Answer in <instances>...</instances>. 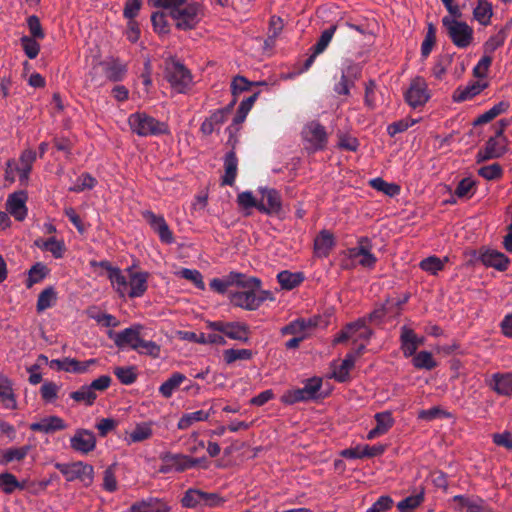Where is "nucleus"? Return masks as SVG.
<instances>
[{"mask_svg": "<svg viewBox=\"0 0 512 512\" xmlns=\"http://www.w3.org/2000/svg\"><path fill=\"white\" fill-rule=\"evenodd\" d=\"M90 265L95 269L102 268L106 270L113 289L120 297H140L147 290L149 276L147 272L136 271L132 268L123 272L119 268L111 266L107 261H91Z\"/></svg>", "mask_w": 512, "mask_h": 512, "instance_id": "1", "label": "nucleus"}, {"mask_svg": "<svg viewBox=\"0 0 512 512\" xmlns=\"http://www.w3.org/2000/svg\"><path fill=\"white\" fill-rule=\"evenodd\" d=\"M260 285L259 279L242 274V279L237 282L235 290L230 291V302L242 309H257L269 295V292L260 290Z\"/></svg>", "mask_w": 512, "mask_h": 512, "instance_id": "2", "label": "nucleus"}, {"mask_svg": "<svg viewBox=\"0 0 512 512\" xmlns=\"http://www.w3.org/2000/svg\"><path fill=\"white\" fill-rule=\"evenodd\" d=\"M36 160V152L33 150H25L19 160L10 159L6 162L4 179L8 184L15 182L16 177L21 185H27L29 181V174L32 166Z\"/></svg>", "mask_w": 512, "mask_h": 512, "instance_id": "3", "label": "nucleus"}, {"mask_svg": "<svg viewBox=\"0 0 512 512\" xmlns=\"http://www.w3.org/2000/svg\"><path fill=\"white\" fill-rule=\"evenodd\" d=\"M128 124L131 130L139 136H158L168 133V126L144 112H136L129 116Z\"/></svg>", "mask_w": 512, "mask_h": 512, "instance_id": "4", "label": "nucleus"}, {"mask_svg": "<svg viewBox=\"0 0 512 512\" xmlns=\"http://www.w3.org/2000/svg\"><path fill=\"white\" fill-rule=\"evenodd\" d=\"M442 24L453 44L458 48L470 46L474 39V31L466 22L460 18L443 17Z\"/></svg>", "mask_w": 512, "mask_h": 512, "instance_id": "5", "label": "nucleus"}, {"mask_svg": "<svg viewBox=\"0 0 512 512\" xmlns=\"http://www.w3.org/2000/svg\"><path fill=\"white\" fill-rule=\"evenodd\" d=\"M165 78L177 93H185L192 85L190 72L174 59L166 62Z\"/></svg>", "mask_w": 512, "mask_h": 512, "instance_id": "6", "label": "nucleus"}, {"mask_svg": "<svg viewBox=\"0 0 512 512\" xmlns=\"http://www.w3.org/2000/svg\"><path fill=\"white\" fill-rule=\"evenodd\" d=\"M56 469L67 481H80L85 487L90 486L94 479V469L82 461L72 463H57Z\"/></svg>", "mask_w": 512, "mask_h": 512, "instance_id": "7", "label": "nucleus"}, {"mask_svg": "<svg viewBox=\"0 0 512 512\" xmlns=\"http://www.w3.org/2000/svg\"><path fill=\"white\" fill-rule=\"evenodd\" d=\"M160 459L162 461L160 472L162 473L183 472L198 466L200 462L199 459H194L189 455L171 452L162 453Z\"/></svg>", "mask_w": 512, "mask_h": 512, "instance_id": "8", "label": "nucleus"}, {"mask_svg": "<svg viewBox=\"0 0 512 512\" xmlns=\"http://www.w3.org/2000/svg\"><path fill=\"white\" fill-rule=\"evenodd\" d=\"M361 75V66L351 60H345L341 69V77L334 86L338 95H350V89L354 87L356 80Z\"/></svg>", "mask_w": 512, "mask_h": 512, "instance_id": "9", "label": "nucleus"}, {"mask_svg": "<svg viewBox=\"0 0 512 512\" xmlns=\"http://www.w3.org/2000/svg\"><path fill=\"white\" fill-rule=\"evenodd\" d=\"M207 327L212 331L222 333L232 340L247 342L249 339V327L242 322L213 321L208 322Z\"/></svg>", "mask_w": 512, "mask_h": 512, "instance_id": "10", "label": "nucleus"}, {"mask_svg": "<svg viewBox=\"0 0 512 512\" xmlns=\"http://www.w3.org/2000/svg\"><path fill=\"white\" fill-rule=\"evenodd\" d=\"M302 138L305 148L310 151H318L325 148L327 143V133L325 128L318 122L312 121L305 125L302 130Z\"/></svg>", "mask_w": 512, "mask_h": 512, "instance_id": "11", "label": "nucleus"}, {"mask_svg": "<svg viewBox=\"0 0 512 512\" xmlns=\"http://www.w3.org/2000/svg\"><path fill=\"white\" fill-rule=\"evenodd\" d=\"M431 95L428 84L423 77L416 76L410 82L405 93L406 102L413 108L424 106L430 99Z\"/></svg>", "mask_w": 512, "mask_h": 512, "instance_id": "12", "label": "nucleus"}, {"mask_svg": "<svg viewBox=\"0 0 512 512\" xmlns=\"http://www.w3.org/2000/svg\"><path fill=\"white\" fill-rule=\"evenodd\" d=\"M371 330L366 326L365 320H358L347 325L334 339V343H341L351 340L353 343L359 341L367 342L371 336Z\"/></svg>", "mask_w": 512, "mask_h": 512, "instance_id": "13", "label": "nucleus"}, {"mask_svg": "<svg viewBox=\"0 0 512 512\" xmlns=\"http://www.w3.org/2000/svg\"><path fill=\"white\" fill-rule=\"evenodd\" d=\"M348 257L362 265L363 267L371 268L376 263V257L371 252V243L368 238H361L358 245L347 251Z\"/></svg>", "mask_w": 512, "mask_h": 512, "instance_id": "14", "label": "nucleus"}, {"mask_svg": "<svg viewBox=\"0 0 512 512\" xmlns=\"http://www.w3.org/2000/svg\"><path fill=\"white\" fill-rule=\"evenodd\" d=\"M140 325L126 328L121 332L114 333L109 332V337L112 338L119 348L130 347L133 350H139L140 337Z\"/></svg>", "mask_w": 512, "mask_h": 512, "instance_id": "15", "label": "nucleus"}, {"mask_svg": "<svg viewBox=\"0 0 512 512\" xmlns=\"http://www.w3.org/2000/svg\"><path fill=\"white\" fill-rule=\"evenodd\" d=\"M261 198L258 200L257 209L266 214H277L281 210V198L279 193L271 188H260Z\"/></svg>", "mask_w": 512, "mask_h": 512, "instance_id": "16", "label": "nucleus"}, {"mask_svg": "<svg viewBox=\"0 0 512 512\" xmlns=\"http://www.w3.org/2000/svg\"><path fill=\"white\" fill-rule=\"evenodd\" d=\"M71 448L79 453L88 454L96 447V437L93 432L78 429L70 439Z\"/></svg>", "mask_w": 512, "mask_h": 512, "instance_id": "17", "label": "nucleus"}, {"mask_svg": "<svg viewBox=\"0 0 512 512\" xmlns=\"http://www.w3.org/2000/svg\"><path fill=\"white\" fill-rule=\"evenodd\" d=\"M506 152V145L504 143V137H494L488 139L485 147L481 149L477 154V161H486L489 159L499 158Z\"/></svg>", "mask_w": 512, "mask_h": 512, "instance_id": "18", "label": "nucleus"}, {"mask_svg": "<svg viewBox=\"0 0 512 512\" xmlns=\"http://www.w3.org/2000/svg\"><path fill=\"white\" fill-rule=\"evenodd\" d=\"M144 217L150 224L151 228L158 234L162 242L166 244L174 242L173 234L162 216H157L154 213L147 211L144 213Z\"/></svg>", "mask_w": 512, "mask_h": 512, "instance_id": "19", "label": "nucleus"}, {"mask_svg": "<svg viewBox=\"0 0 512 512\" xmlns=\"http://www.w3.org/2000/svg\"><path fill=\"white\" fill-rule=\"evenodd\" d=\"M153 435L151 422L137 423L131 430L124 433L123 441L127 445L140 443L150 439Z\"/></svg>", "mask_w": 512, "mask_h": 512, "instance_id": "20", "label": "nucleus"}, {"mask_svg": "<svg viewBox=\"0 0 512 512\" xmlns=\"http://www.w3.org/2000/svg\"><path fill=\"white\" fill-rule=\"evenodd\" d=\"M26 200L27 195L22 191L11 194L7 199V211L18 221L24 220L27 215Z\"/></svg>", "mask_w": 512, "mask_h": 512, "instance_id": "21", "label": "nucleus"}, {"mask_svg": "<svg viewBox=\"0 0 512 512\" xmlns=\"http://www.w3.org/2000/svg\"><path fill=\"white\" fill-rule=\"evenodd\" d=\"M96 362L97 361L95 359H89L81 362L74 358H64L61 360H52L51 366L66 372L85 373L89 370V367L95 365Z\"/></svg>", "mask_w": 512, "mask_h": 512, "instance_id": "22", "label": "nucleus"}, {"mask_svg": "<svg viewBox=\"0 0 512 512\" xmlns=\"http://www.w3.org/2000/svg\"><path fill=\"white\" fill-rule=\"evenodd\" d=\"M66 427V423L58 416L44 417L39 421L30 424V429L32 431L41 432L44 434H50L59 430H64Z\"/></svg>", "mask_w": 512, "mask_h": 512, "instance_id": "23", "label": "nucleus"}, {"mask_svg": "<svg viewBox=\"0 0 512 512\" xmlns=\"http://www.w3.org/2000/svg\"><path fill=\"white\" fill-rule=\"evenodd\" d=\"M401 342L404 356L411 357L415 354L417 348L424 343V338L418 337L411 329L403 327Z\"/></svg>", "mask_w": 512, "mask_h": 512, "instance_id": "24", "label": "nucleus"}, {"mask_svg": "<svg viewBox=\"0 0 512 512\" xmlns=\"http://www.w3.org/2000/svg\"><path fill=\"white\" fill-rule=\"evenodd\" d=\"M170 507L158 498H148L134 503L127 512H169Z\"/></svg>", "mask_w": 512, "mask_h": 512, "instance_id": "25", "label": "nucleus"}, {"mask_svg": "<svg viewBox=\"0 0 512 512\" xmlns=\"http://www.w3.org/2000/svg\"><path fill=\"white\" fill-rule=\"evenodd\" d=\"M376 427L370 430L367 434V439H375L386 432L393 426L394 419L392 414L388 411L380 412L375 415Z\"/></svg>", "mask_w": 512, "mask_h": 512, "instance_id": "26", "label": "nucleus"}, {"mask_svg": "<svg viewBox=\"0 0 512 512\" xmlns=\"http://www.w3.org/2000/svg\"><path fill=\"white\" fill-rule=\"evenodd\" d=\"M364 348L365 343H361L355 353H351L346 356L341 365L333 372L335 379L340 382H344L348 379L349 372L354 367L356 356L360 355Z\"/></svg>", "mask_w": 512, "mask_h": 512, "instance_id": "27", "label": "nucleus"}, {"mask_svg": "<svg viewBox=\"0 0 512 512\" xmlns=\"http://www.w3.org/2000/svg\"><path fill=\"white\" fill-rule=\"evenodd\" d=\"M485 85L481 84L478 81L471 82L466 86L458 87L452 95V99L454 102H464L466 100L472 99L474 96L478 95L483 89Z\"/></svg>", "mask_w": 512, "mask_h": 512, "instance_id": "28", "label": "nucleus"}, {"mask_svg": "<svg viewBox=\"0 0 512 512\" xmlns=\"http://www.w3.org/2000/svg\"><path fill=\"white\" fill-rule=\"evenodd\" d=\"M316 326V322L309 319H298L287 326L282 328L283 334H291L294 336L305 335V338L310 334L312 329Z\"/></svg>", "mask_w": 512, "mask_h": 512, "instance_id": "29", "label": "nucleus"}, {"mask_svg": "<svg viewBox=\"0 0 512 512\" xmlns=\"http://www.w3.org/2000/svg\"><path fill=\"white\" fill-rule=\"evenodd\" d=\"M334 246V237L327 231L323 230L315 238L314 250L318 257H327Z\"/></svg>", "mask_w": 512, "mask_h": 512, "instance_id": "30", "label": "nucleus"}, {"mask_svg": "<svg viewBox=\"0 0 512 512\" xmlns=\"http://www.w3.org/2000/svg\"><path fill=\"white\" fill-rule=\"evenodd\" d=\"M481 261L485 266L493 267L498 270H505L509 263L508 258L496 250H486L481 255Z\"/></svg>", "mask_w": 512, "mask_h": 512, "instance_id": "31", "label": "nucleus"}, {"mask_svg": "<svg viewBox=\"0 0 512 512\" xmlns=\"http://www.w3.org/2000/svg\"><path fill=\"white\" fill-rule=\"evenodd\" d=\"M493 16L492 4L489 0H477L473 9V18L481 25L488 26Z\"/></svg>", "mask_w": 512, "mask_h": 512, "instance_id": "32", "label": "nucleus"}, {"mask_svg": "<svg viewBox=\"0 0 512 512\" xmlns=\"http://www.w3.org/2000/svg\"><path fill=\"white\" fill-rule=\"evenodd\" d=\"M0 401L7 409L17 408V401L13 392L12 383L5 377H0Z\"/></svg>", "mask_w": 512, "mask_h": 512, "instance_id": "33", "label": "nucleus"}, {"mask_svg": "<svg viewBox=\"0 0 512 512\" xmlns=\"http://www.w3.org/2000/svg\"><path fill=\"white\" fill-rule=\"evenodd\" d=\"M490 385L499 394H510L512 392V372L505 374H493Z\"/></svg>", "mask_w": 512, "mask_h": 512, "instance_id": "34", "label": "nucleus"}, {"mask_svg": "<svg viewBox=\"0 0 512 512\" xmlns=\"http://www.w3.org/2000/svg\"><path fill=\"white\" fill-rule=\"evenodd\" d=\"M185 380L184 374L175 372L161 384L159 393L165 398H170Z\"/></svg>", "mask_w": 512, "mask_h": 512, "instance_id": "35", "label": "nucleus"}, {"mask_svg": "<svg viewBox=\"0 0 512 512\" xmlns=\"http://www.w3.org/2000/svg\"><path fill=\"white\" fill-rule=\"evenodd\" d=\"M210 417L209 411L198 410L184 414L177 423L179 430H186L196 422L206 421Z\"/></svg>", "mask_w": 512, "mask_h": 512, "instance_id": "36", "label": "nucleus"}, {"mask_svg": "<svg viewBox=\"0 0 512 512\" xmlns=\"http://www.w3.org/2000/svg\"><path fill=\"white\" fill-rule=\"evenodd\" d=\"M239 279H242L241 273L231 272L224 279L214 278L210 282V287L218 293H225L230 286H236Z\"/></svg>", "mask_w": 512, "mask_h": 512, "instance_id": "37", "label": "nucleus"}, {"mask_svg": "<svg viewBox=\"0 0 512 512\" xmlns=\"http://www.w3.org/2000/svg\"><path fill=\"white\" fill-rule=\"evenodd\" d=\"M57 300V293L52 286L44 289L38 296L36 309L39 313L51 308Z\"/></svg>", "mask_w": 512, "mask_h": 512, "instance_id": "38", "label": "nucleus"}, {"mask_svg": "<svg viewBox=\"0 0 512 512\" xmlns=\"http://www.w3.org/2000/svg\"><path fill=\"white\" fill-rule=\"evenodd\" d=\"M448 261L447 257H444L443 259L436 257V256H429L425 259H423L419 266L420 268L431 274L436 275L439 271H441L444 268L445 263Z\"/></svg>", "mask_w": 512, "mask_h": 512, "instance_id": "39", "label": "nucleus"}, {"mask_svg": "<svg viewBox=\"0 0 512 512\" xmlns=\"http://www.w3.org/2000/svg\"><path fill=\"white\" fill-rule=\"evenodd\" d=\"M279 284L283 289L291 290L303 281L301 273H292L290 271H281L277 275Z\"/></svg>", "mask_w": 512, "mask_h": 512, "instance_id": "40", "label": "nucleus"}, {"mask_svg": "<svg viewBox=\"0 0 512 512\" xmlns=\"http://www.w3.org/2000/svg\"><path fill=\"white\" fill-rule=\"evenodd\" d=\"M237 174V158L233 152L227 154L225 158V175L223 184L232 185Z\"/></svg>", "mask_w": 512, "mask_h": 512, "instance_id": "41", "label": "nucleus"}, {"mask_svg": "<svg viewBox=\"0 0 512 512\" xmlns=\"http://www.w3.org/2000/svg\"><path fill=\"white\" fill-rule=\"evenodd\" d=\"M412 363L416 368L426 370H431L437 366V362L428 351H420L419 353L414 354Z\"/></svg>", "mask_w": 512, "mask_h": 512, "instance_id": "42", "label": "nucleus"}, {"mask_svg": "<svg viewBox=\"0 0 512 512\" xmlns=\"http://www.w3.org/2000/svg\"><path fill=\"white\" fill-rule=\"evenodd\" d=\"M204 491L198 489H189L182 498V504L187 508H196L203 506Z\"/></svg>", "mask_w": 512, "mask_h": 512, "instance_id": "43", "label": "nucleus"}, {"mask_svg": "<svg viewBox=\"0 0 512 512\" xmlns=\"http://www.w3.org/2000/svg\"><path fill=\"white\" fill-rule=\"evenodd\" d=\"M97 395L89 385L82 386L79 390L71 393V398L77 402H83L86 405H91L96 399Z\"/></svg>", "mask_w": 512, "mask_h": 512, "instance_id": "44", "label": "nucleus"}, {"mask_svg": "<svg viewBox=\"0 0 512 512\" xmlns=\"http://www.w3.org/2000/svg\"><path fill=\"white\" fill-rule=\"evenodd\" d=\"M370 185L378 190L383 192L384 194L388 196H395L399 194L400 188L398 185L393 183H388L384 181L382 178H374L370 181Z\"/></svg>", "mask_w": 512, "mask_h": 512, "instance_id": "45", "label": "nucleus"}, {"mask_svg": "<svg viewBox=\"0 0 512 512\" xmlns=\"http://www.w3.org/2000/svg\"><path fill=\"white\" fill-rule=\"evenodd\" d=\"M126 73V67L120 62H111L105 65V75L112 81H119Z\"/></svg>", "mask_w": 512, "mask_h": 512, "instance_id": "46", "label": "nucleus"}, {"mask_svg": "<svg viewBox=\"0 0 512 512\" xmlns=\"http://www.w3.org/2000/svg\"><path fill=\"white\" fill-rule=\"evenodd\" d=\"M178 276L191 281L197 288L204 290L205 284L203 277L198 270L183 268L176 273Z\"/></svg>", "mask_w": 512, "mask_h": 512, "instance_id": "47", "label": "nucleus"}, {"mask_svg": "<svg viewBox=\"0 0 512 512\" xmlns=\"http://www.w3.org/2000/svg\"><path fill=\"white\" fill-rule=\"evenodd\" d=\"M28 451V446L7 449L2 453L1 462L7 464L12 461H20L27 455Z\"/></svg>", "mask_w": 512, "mask_h": 512, "instance_id": "48", "label": "nucleus"}, {"mask_svg": "<svg viewBox=\"0 0 512 512\" xmlns=\"http://www.w3.org/2000/svg\"><path fill=\"white\" fill-rule=\"evenodd\" d=\"M257 97H258V93H255L254 95L248 97L247 99L243 100L240 103V105L238 107V110H237V114H236V116L234 118V122L236 124H240V123H242L245 120L247 114L251 110V108H252L254 102L256 101Z\"/></svg>", "mask_w": 512, "mask_h": 512, "instance_id": "49", "label": "nucleus"}, {"mask_svg": "<svg viewBox=\"0 0 512 512\" xmlns=\"http://www.w3.org/2000/svg\"><path fill=\"white\" fill-rule=\"evenodd\" d=\"M422 501L423 495L421 493L416 495H410L405 499L401 500L400 502H398L397 508L400 512H411L416 507H418Z\"/></svg>", "mask_w": 512, "mask_h": 512, "instance_id": "50", "label": "nucleus"}, {"mask_svg": "<svg viewBox=\"0 0 512 512\" xmlns=\"http://www.w3.org/2000/svg\"><path fill=\"white\" fill-rule=\"evenodd\" d=\"M337 29L336 25L330 26L328 29L324 30L317 41V43L314 45L315 54L322 53L331 42L333 35Z\"/></svg>", "mask_w": 512, "mask_h": 512, "instance_id": "51", "label": "nucleus"}, {"mask_svg": "<svg viewBox=\"0 0 512 512\" xmlns=\"http://www.w3.org/2000/svg\"><path fill=\"white\" fill-rule=\"evenodd\" d=\"M283 29V21L281 18L272 16L270 19V25H269V34L268 38L265 41V44L267 46H272L274 44L275 39L279 36Z\"/></svg>", "mask_w": 512, "mask_h": 512, "instance_id": "52", "label": "nucleus"}, {"mask_svg": "<svg viewBox=\"0 0 512 512\" xmlns=\"http://www.w3.org/2000/svg\"><path fill=\"white\" fill-rule=\"evenodd\" d=\"M224 359L228 364L236 360H248L252 357V352L248 349H227L223 353Z\"/></svg>", "mask_w": 512, "mask_h": 512, "instance_id": "53", "label": "nucleus"}, {"mask_svg": "<svg viewBox=\"0 0 512 512\" xmlns=\"http://www.w3.org/2000/svg\"><path fill=\"white\" fill-rule=\"evenodd\" d=\"M96 184V179L89 174H82L76 182L69 188L72 192H82L86 189H92Z\"/></svg>", "mask_w": 512, "mask_h": 512, "instance_id": "54", "label": "nucleus"}, {"mask_svg": "<svg viewBox=\"0 0 512 512\" xmlns=\"http://www.w3.org/2000/svg\"><path fill=\"white\" fill-rule=\"evenodd\" d=\"M136 351L140 354H145L152 358H159L161 347L156 342L146 341L141 338L139 343V350Z\"/></svg>", "mask_w": 512, "mask_h": 512, "instance_id": "55", "label": "nucleus"}, {"mask_svg": "<svg viewBox=\"0 0 512 512\" xmlns=\"http://www.w3.org/2000/svg\"><path fill=\"white\" fill-rule=\"evenodd\" d=\"M502 173V167L497 163L483 166L478 170V174L486 180L498 179L502 176Z\"/></svg>", "mask_w": 512, "mask_h": 512, "instance_id": "56", "label": "nucleus"}, {"mask_svg": "<svg viewBox=\"0 0 512 512\" xmlns=\"http://www.w3.org/2000/svg\"><path fill=\"white\" fill-rule=\"evenodd\" d=\"M306 392L307 391H305L304 387L300 389L287 391L282 396V401L286 404H294L300 401L311 400Z\"/></svg>", "mask_w": 512, "mask_h": 512, "instance_id": "57", "label": "nucleus"}, {"mask_svg": "<svg viewBox=\"0 0 512 512\" xmlns=\"http://www.w3.org/2000/svg\"><path fill=\"white\" fill-rule=\"evenodd\" d=\"M48 273V269L45 265L41 263H37L34 265L29 271L28 277V287H31L33 284L40 282Z\"/></svg>", "mask_w": 512, "mask_h": 512, "instance_id": "58", "label": "nucleus"}, {"mask_svg": "<svg viewBox=\"0 0 512 512\" xmlns=\"http://www.w3.org/2000/svg\"><path fill=\"white\" fill-rule=\"evenodd\" d=\"M151 21L156 32L166 34L169 31L167 16L165 12H155L151 16Z\"/></svg>", "mask_w": 512, "mask_h": 512, "instance_id": "59", "label": "nucleus"}, {"mask_svg": "<svg viewBox=\"0 0 512 512\" xmlns=\"http://www.w3.org/2000/svg\"><path fill=\"white\" fill-rule=\"evenodd\" d=\"M21 44H22V47H23V49L25 51V54L30 59H34V58L37 57V55L39 53V50H40V45L36 41V38H31V37H28V36H24V37L21 38Z\"/></svg>", "mask_w": 512, "mask_h": 512, "instance_id": "60", "label": "nucleus"}, {"mask_svg": "<svg viewBox=\"0 0 512 512\" xmlns=\"http://www.w3.org/2000/svg\"><path fill=\"white\" fill-rule=\"evenodd\" d=\"M435 41H436L435 28L432 24H429L425 39L421 46L422 56L427 57L430 54V52L435 44Z\"/></svg>", "mask_w": 512, "mask_h": 512, "instance_id": "61", "label": "nucleus"}, {"mask_svg": "<svg viewBox=\"0 0 512 512\" xmlns=\"http://www.w3.org/2000/svg\"><path fill=\"white\" fill-rule=\"evenodd\" d=\"M19 487L16 477L10 473L0 474V488L5 493H11Z\"/></svg>", "mask_w": 512, "mask_h": 512, "instance_id": "62", "label": "nucleus"}, {"mask_svg": "<svg viewBox=\"0 0 512 512\" xmlns=\"http://www.w3.org/2000/svg\"><path fill=\"white\" fill-rule=\"evenodd\" d=\"M115 375L123 384H131L136 379V373L133 367H117L114 370Z\"/></svg>", "mask_w": 512, "mask_h": 512, "instance_id": "63", "label": "nucleus"}, {"mask_svg": "<svg viewBox=\"0 0 512 512\" xmlns=\"http://www.w3.org/2000/svg\"><path fill=\"white\" fill-rule=\"evenodd\" d=\"M393 505V500L390 496L383 495L366 511V512H386Z\"/></svg>", "mask_w": 512, "mask_h": 512, "instance_id": "64", "label": "nucleus"}]
</instances>
